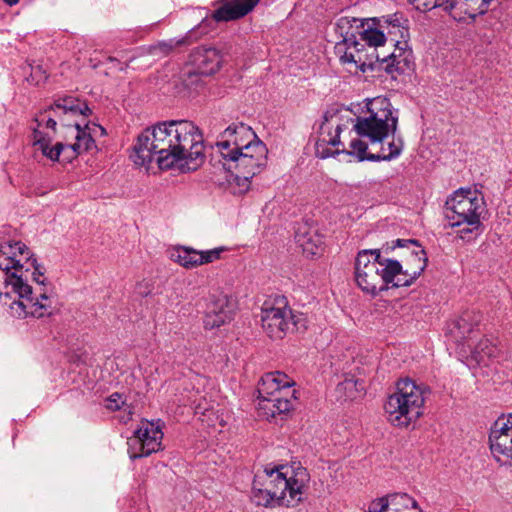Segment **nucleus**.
I'll return each mask as SVG.
<instances>
[{
  "label": "nucleus",
  "mask_w": 512,
  "mask_h": 512,
  "mask_svg": "<svg viewBox=\"0 0 512 512\" xmlns=\"http://www.w3.org/2000/svg\"><path fill=\"white\" fill-rule=\"evenodd\" d=\"M88 105L72 96L58 98L35 117L33 146L51 161L71 162L96 148L94 137L106 130L88 121Z\"/></svg>",
  "instance_id": "1"
},
{
  "label": "nucleus",
  "mask_w": 512,
  "mask_h": 512,
  "mask_svg": "<svg viewBox=\"0 0 512 512\" xmlns=\"http://www.w3.org/2000/svg\"><path fill=\"white\" fill-rule=\"evenodd\" d=\"M37 261L30 249L22 242L0 244V304L16 319H44L57 310L56 294L52 288L33 290L29 281L33 279L44 286L45 278L38 271Z\"/></svg>",
  "instance_id": "2"
},
{
  "label": "nucleus",
  "mask_w": 512,
  "mask_h": 512,
  "mask_svg": "<svg viewBox=\"0 0 512 512\" xmlns=\"http://www.w3.org/2000/svg\"><path fill=\"white\" fill-rule=\"evenodd\" d=\"M133 151L137 166H145L157 156L159 168L182 172L197 170L206 159L203 135L188 120L164 121L146 128L137 136Z\"/></svg>",
  "instance_id": "3"
},
{
  "label": "nucleus",
  "mask_w": 512,
  "mask_h": 512,
  "mask_svg": "<svg viewBox=\"0 0 512 512\" xmlns=\"http://www.w3.org/2000/svg\"><path fill=\"white\" fill-rule=\"evenodd\" d=\"M353 125L356 134L367 138L372 146L382 143L390 135L393 136L398 128V110L389 99L375 97L367 99L361 114L351 117L348 109H331L323 115L318 137L315 143V155L326 159L341 153L346 154L348 149L340 140V134Z\"/></svg>",
  "instance_id": "4"
},
{
  "label": "nucleus",
  "mask_w": 512,
  "mask_h": 512,
  "mask_svg": "<svg viewBox=\"0 0 512 512\" xmlns=\"http://www.w3.org/2000/svg\"><path fill=\"white\" fill-rule=\"evenodd\" d=\"M310 476L306 468L266 467L254 477L252 501L258 506H294L301 501Z\"/></svg>",
  "instance_id": "5"
},
{
  "label": "nucleus",
  "mask_w": 512,
  "mask_h": 512,
  "mask_svg": "<svg viewBox=\"0 0 512 512\" xmlns=\"http://www.w3.org/2000/svg\"><path fill=\"white\" fill-rule=\"evenodd\" d=\"M401 271L397 260L381 257L379 249H364L358 252L354 264V279L363 293L376 296L395 282Z\"/></svg>",
  "instance_id": "6"
},
{
  "label": "nucleus",
  "mask_w": 512,
  "mask_h": 512,
  "mask_svg": "<svg viewBox=\"0 0 512 512\" xmlns=\"http://www.w3.org/2000/svg\"><path fill=\"white\" fill-rule=\"evenodd\" d=\"M428 389L422 384L405 378L396 383L395 391L390 394L384 404V411L391 425L408 428L415 424L423 415L426 393Z\"/></svg>",
  "instance_id": "7"
},
{
  "label": "nucleus",
  "mask_w": 512,
  "mask_h": 512,
  "mask_svg": "<svg viewBox=\"0 0 512 512\" xmlns=\"http://www.w3.org/2000/svg\"><path fill=\"white\" fill-rule=\"evenodd\" d=\"M260 0H222V5L216 9L211 17H205L195 28L188 31L183 37L161 41L153 47L154 54L168 55L178 47L187 46L197 41L202 35L208 33V26L214 22H228L244 17L259 3Z\"/></svg>",
  "instance_id": "8"
},
{
  "label": "nucleus",
  "mask_w": 512,
  "mask_h": 512,
  "mask_svg": "<svg viewBox=\"0 0 512 512\" xmlns=\"http://www.w3.org/2000/svg\"><path fill=\"white\" fill-rule=\"evenodd\" d=\"M446 218L452 227L465 225L460 237L466 238L478 230L481 216L485 212V200L480 191L472 188H459L446 200Z\"/></svg>",
  "instance_id": "9"
},
{
  "label": "nucleus",
  "mask_w": 512,
  "mask_h": 512,
  "mask_svg": "<svg viewBox=\"0 0 512 512\" xmlns=\"http://www.w3.org/2000/svg\"><path fill=\"white\" fill-rule=\"evenodd\" d=\"M292 381L281 372L265 374L258 385L257 409L259 416L269 419L293 408Z\"/></svg>",
  "instance_id": "10"
},
{
  "label": "nucleus",
  "mask_w": 512,
  "mask_h": 512,
  "mask_svg": "<svg viewBox=\"0 0 512 512\" xmlns=\"http://www.w3.org/2000/svg\"><path fill=\"white\" fill-rule=\"evenodd\" d=\"M261 322L263 330L272 339H282L288 333L304 331L307 327L305 315L293 311L283 296L264 302Z\"/></svg>",
  "instance_id": "11"
},
{
  "label": "nucleus",
  "mask_w": 512,
  "mask_h": 512,
  "mask_svg": "<svg viewBox=\"0 0 512 512\" xmlns=\"http://www.w3.org/2000/svg\"><path fill=\"white\" fill-rule=\"evenodd\" d=\"M267 148L261 141L236 152L224 160V166L235 176L238 186L248 189L250 180L266 165Z\"/></svg>",
  "instance_id": "12"
},
{
  "label": "nucleus",
  "mask_w": 512,
  "mask_h": 512,
  "mask_svg": "<svg viewBox=\"0 0 512 512\" xmlns=\"http://www.w3.org/2000/svg\"><path fill=\"white\" fill-rule=\"evenodd\" d=\"M380 26L384 28L385 35L387 34L395 45L394 51L388 56L392 60V65L396 66V70L409 67L412 52L408 49V21L401 14L395 13L381 17Z\"/></svg>",
  "instance_id": "13"
},
{
  "label": "nucleus",
  "mask_w": 512,
  "mask_h": 512,
  "mask_svg": "<svg viewBox=\"0 0 512 512\" xmlns=\"http://www.w3.org/2000/svg\"><path fill=\"white\" fill-rule=\"evenodd\" d=\"M490 451L500 464L512 467V414L499 417L489 435Z\"/></svg>",
  "instance_id": "14"
},
{
  "label": "nucleus",
  "mask_w": 512,
  "mask_h": 512,
  "mask_svg": "<svg viewBox=\"0 0 512 512\" xmlns=\"http://www.w3.org/2000/svg\"><path fill=\"white\" fill-rule=\"evenodd\" d=\"M398 247H410V254L404 261V266L401 265V271L395 275V282L393 287H405L411 285L425 270L427 265V256L424 249L413 239H398L396 241Z\"/></svg>",
  "instance_id": "15"
},
{
  "label": "nucleus",
  "mask_w": 512,
  "mask_h": 512,
  "mask_svg": "<svg viewBox=\"0 0 512 512\" xmlns=\"http://www.w3.org/2000/svg\"><path fill=\"white\" fill-rule=\"evenodd\" d=\"M163 431L159 423L142 421L130 437V459L146 457L161 449Z\"/></svg>",
  "instance_id": "16"
},
{
  "label": "nucleus",
  "mask_w": 512,
  "mask_h": 512,
  "mask_svg": "<svg viewBox=\"0 0 512 512\" xmlns=\"http://www.w3.org/2000/svg\"><path fill=\"white\" fill-rule=\"evenodd\" d=\"M335 54L339 58L341 64L354 68V71L366 72L372 68L374 60L386 61V56L380 58L375 52L368 53L359 39L351 41V43L335 42Z\"/></svg>",
  "instance_id": "17"
},
{
  "label": "nucleus",
  "mask_w": 512,
  "mask_h": 512,
  "mask_svg": "<svg viewBox=\"0 0 512 512\" xmlns=\"http://www.w3.org/2000/svg\"><path fill=\"white\" fill-rule=\"evenodd\" d=\"M256 141V135L250 126L233 123L220 134L216 147L222 158L225 159L244 150Z\"/></svg>",
  "instance_id": "18"
},
{
  "label": "nucleus",
  "mask_w": 512,
  "mask_h": 512,
  "mask_svg": "<svg viewBox=\"0 0 512 512\" xmlns=\"http://www.w3.org/2000/svg\"><path fill=\"white\" fill-rule=\"evenodd\" d=\"M379 150L376 153L368 152V144L361 139H352L349 143V149L346 155H350L356 158L357 161H390L400 156L403 151V141L398 138L395 139L394 135L392 139L387 143H377Z\"/></svg>",
  "instance_id": "19"
},
{
  "label": "nucleus",
  "mask_w": 512,
  "mask_h": 512,
  "mask_svg": "<svg viewBox=\"0 0 512 512\" xmlns=\"http://www.w3.org/2000/svg\"><path fill=\"white\" fill-rule=\"evenodd\" d=\"M226 247H216L209 250H196L189 246H175L170 250V259L185 269H193L212 263L221 258Z\"/></svg>",
  "instance_id": "20"
},
{
  "label": "nucleus",
  "mask_w": 512,
  "mask_h": 512,
  "mask_svg": "<svg viewBox=\"0 0 512 512\" xmlns=\"http://www.w3.org/2000/svg\"><path fill=\"white\" fill-rule=\"evenodd\" d=\"M235 308L234 300L228 295L222 293L212 295L205 312V328H218L231 321Z\"/></svg>",
  "instance_id": "21"
},
{
  "label": "nucleus",
  "mask_w": 512,
  "mask_h": 512,
  "mask_svg": "<svg viewBox=\"0 0 512 512\" xmlns=\"http://www.w3.org/2000/svg\"><path fill=\"white\" fill-rule=\"evenodd\" d=\"M223 55L220 50L212 46H199L189 55V63L195 71L202 75L216 73L222 65Z\"/></svg>",
  "instance_id": "22"
},
{
  "label": "nucleus",
  "mask_w": 512,
  "mask_h": 512,
  "mask_svg": "<svg viewBox=\"0 0 512 512\" xmlns=\"http://www.w3.org/2000/svg\"><path fill=\"white\" fill-rule=\"evenodd\" d=\"M482 319L483 315L479 311H464L456 320L448 325L447 333L454 342L458 344L464 343L478 329Z\"/></svg>",
  "instance_id": "23"
},
{
  "label": "nucleus",
  "mask_w": 512,
  "mask_h": 512,
  "mask_svg": "<svg viewBox=\"0 0 512 512\" xmlns=\"http://www.w3.org/2000/svg\"><path fill=\"white\" fill-rule=\"evenodd\" d=\"M295 239L307 257L320 255L324 250L323 236L307 224L298 227Z\"/></svg>",
  "instance_id": "24"
},
{
  "label": "nucleus",
  "mask_w": 512,
  "mask_h": 512,
  "mask_svg": "<svg viewBox=\"0 0 512 512\" xmlns=\"http://www.w3.org/2000/svg\"><path fill=\"white\" fill-rule=\"evenodd\" d=\"M363 20L364 18L351 16H341L337 18L333 23V31L337 39L336 42L351 43V41L359 39Z\"/></svg>",
  "instance_id": "25"
},
{
  "label": "nucleus",
  "mask_w": 512,
  "mask_h": 512,
  "mask_svg": "<svg viewBox=\"0 0 512 512\" xmlns=\"http://www.w3.org/2000/svg\"><path fill=\"white\" fill-rule=\"evenodd\" d=\"M386 40L384 28L380 26V18H364L359 41L364 42V46L376 49L383 46Z\"/></svg>",
  "instance_id": "26"
},
{
  "label": "nucleus",
  "mask_w": 512,
  "mask_h": 512,
  "mask_svg": "<svg viewBox=\"0 0 512 512\" xmlns=\"http://www.w3.org/2000/svg\"><path fill=\"white\" fill-rule=\"evenodd\" d=\"M374 501L388 512H422L417 502L405 493H395Z\"/></svg>",
  "instance_id": "27"
},
{
  "label": "nucleus",
  "mask_w": 512,
  "mask_h": 512,
  "mask_svg": "<svg viewBox=\"0 0 512 512\" xmlns=\"http://www.w3.org/2000/svg\"><path fill=\"white\" fill-rule=\"evenodd\" d=\"M493 0H461L458 3L457 13L454 14L455 20H464L466 17L475 18L478 15L486 13Z\"/></svg>",
  "instance_id": "28"
},
{
  "label": "nucleus",
  "mask_w": 512,
  "mask_h": 512,
  "mask_svg": "<svg viewBox=\"0 0 512 512\" xmlns=\"http://www.w3.org/2000/svg\"><path fill=\"white\" fill-rule=\"evenodd\" d=\"M195 415L203 424L211 428H222L227 423L223 413H220V410L213 406H208L207 403H199L195 407Z\"/></svg>",
  "instance_id": "29"
},
{
  "label": "nucleus",
  "mask_w": 512,
  "mask_h": 512,
  "mask_svg": "<svg viewBox=\"0 0 512 512\" xmlns=\"http://www.w3.org/2000/svg\"><path fill=\"white\" fill-rule=\"evenodd\" d=\"M498 348L489 340L481 339L471 352L472 358L479 365H488V360L495 358Z\"/></svg>",
  "instance_id": "30"
},
{
  "label": "nucleus",
  "mask_w": 512,
  "mask_h": 512,
  "mask_svg": "<svg viewBox=\"0 0 512 512\" xmlns=\"http://www.w3.org/2000/svg\"><path fill=\"white\" fill-rule=\"evenodd\" d=\"M364 390V384L354 377H346L337 385V391L344 393L347 399H354Z\"/></svg>",
  "instance_id": "31"
},
{
  "label": "nucleus",
  "mask_w": 512,
  "mask_h": 512,
  "mask_svg": "<svg viewBox=\"0 0 512 512\" xmlns=\"http://www.w3.org/2000/svg\"><path fill=\"white\" fill-rule=\"evenodd\" d=\"M459 2H461V0H427L426 3L421 5V8H424V12H426L439 7L454 18Z\"/></svg>",
  "instance_id": "32"
},
{
  "label": "nucleus",
  "mask_w": 512,
  "mask_h": 512,
  "mask_svg": "<svg viewBox=\"0 0 512 512\" xmlns=\"http://www.w3.org/2000/svg\"><path fill=\"white\" fill-rule=\"evenodd\" d=\"M126 397L124 394L113 393L107 399L106 407L109 410L116 411L121 408L122 405L125 404Z\"/></svg>",
  "instance_id": "33"
},
{
  "label": "nucleus",
  "mask_w": 512,
  "mask_h": 512,
  "mask_svg": "<svg viewBox=\"0 0 512 512\" xmlns=\"http://www.w3.org/2000/svg\"><path fill=\"white\" fill-rule=\"evenodd\" d=\"M369 512H388L386 509L382 508L377 502L372 501L369 506Z\"/></svg>",
  "instance_id": "34"
},
{
  "label": "nucleus",
  "mask_w": 512,
  "mask_h": 512,
  "mask_svg": "<svg viewBox=\"0 0 512 512\" xmlns=\"http://www.w3.org/2000/svg\"><path fill=\"white\" fill-rule=\"evenodd\" d=\"M412 5H414V7L419 10V11H422L424 12V8H421V5L426 3L427 0H408Z\"/></svg>",
  "instance_id": "35"
},
{
  "label": "nucleus",
  "mask_w": 512,
  "mask_h": 512,
  "mask_svg": "<svg viewBox=\"0 0 512 512\" xmlns=\"http://www.w3.org/2000/svg\"><path fill=\"white\" fill-rule=\"evenodd\" d=\"M19 0H4V2L10 6L18 3Z\"/></svg>",
  "instance_id": "36"
},
{
  "label": "nucleus",
  "mask_w": 512,
  "mask_h": 512,
  "mask_svg": "<svg viewBox=\"0 0 512 512\" xmlns=\"http://www.w3.org/2000/svg\"><path fill=\"white\" fill-rule=\"evenodd\" d=\"M108 60H110L111 62L115 61V59H113V58H108Z\"/></svg>",
  "instance_id": "37"
}]
</instances>
